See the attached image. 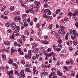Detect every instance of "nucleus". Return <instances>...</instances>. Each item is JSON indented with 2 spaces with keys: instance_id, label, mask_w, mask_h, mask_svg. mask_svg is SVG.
<instances>
[{
  "instance_id": "60",
  "label": "nucleus",
  "mask_w": 78,
  "mask_h": 78,
  "mask_svg": "<svg viewBox=\"0 0 78 78\" xmlns=\"http://www.w3.org/2000/svg\"><path fill=\"white\" fill-rule=\"evenodd\" d=\"M16 28L17 30H20L19 27L18 26H17V27H16Z\"/></svg>"
},
{
  "instance_id": "37",
  "label": "nucleus",
  "mask_w": 78,
  "mask_h": 78,
  "mask_svg": "<svg viewBox=\"0 0 78 78\" xmlns=\"http://www.w3.org/2000/svg\"><path fill=\"white\" fill-rule=\"evenodd\" d=\"M51 14V11H50V10H49V12L48 13V16H50Z\"/></svg>"
},
{
  "instance_id": "63",
  "label": "nucleus",
  "mask_w": 78,
  "mask_h": 78,
  "mask_svg": "<svg viewBox=\"0 0 78 78\" xmlns=\"http://www.w3.org/2000/svg\"><path fill=\"white\" fill-rule=\"evenodd\" d=\"M15 74H16V75H17V74H18V72H17V70H15Z\"/></svg>"
},
{
  "instance_id": "53",
  "label": "nucleus",
  "mask_w": 78,
  "mask_h": 78,
  "mask_svg": "<svg viewBox=\"0 0 78 78\" xmlns=\"http://www.w3.org/2000/svg\"><path fill=\"white\" fill-rule=\"evenodd\" d=\"M22 6L23 7H25V8H26V5H25V4H22Z\"/></svg>"
},
{
  "instance_id": "22",
  "label": "nucleus",
  "mask_w": 78,
  "mask_h": 78,
  "mask_svg": "<svg viewBox=\"0 0 78 78\" xmlns=\"http://www.w3.org/2000/svg\"><path fill=\"white\" fill-rule=\"evenodd\" d=\"M78 10H75V13L73 14V16H76V13H78Z\"/></svg>"
},
{
  "instance_id": "36",
  "label": "nucleus",
  "mask_w": 78,
  "mask_h": 78,
  "mask_svg": "<svg viewBox=\"0 0 78 78\" xmlns=\"http://www.w3.org/2000/svg\"><path fill=\"white\" fill-rule=\"evenodd\" d=\"M70 3L71 4H74V3H75V1L73 0H72V1H70Z\"/></svg>"
},
{
  "instance_id": "35",
  "label": "nucleus",
  "mask_w": 78,
  "mask_h": 78,
  "mask_svg": "<svg viewBox=\"0 0 78 78\" xmlns=\"http://www.w3.org/2000/svg\"><path fill=\"white\" fill-rule=\"evenodd\" d=\"M62 42V40H61V39H59L58 43V44H61Z\"/></svg>"
},
{
  "instance_id": "55",
  "label": "nucleus",
  "mask_w": 78,
  "mask_h": 78,
  "mask_svg": "<svg viewBox=\"0 0 78 78\" xmlns=\"http://www.w3.org/2000/svg\"><path fill=\"white\" fill-rule=\"evenodd\" d=\"M5 26L6 27H9V23H6V24H5Z\"/></svg>"
},
{
  "instance_id": "31",
  "label": "nucleus",
  "mask_w": 78,
  "mask_h": 78,
  "mask_svg": "<svg viewBox=\"0 0 78 78\" xmlns=\"http://www.w3.org/2000/svg\"><path fill=\"white\" fill-rule=\"evenodd\" d=\"M40 2H39V1H38V3L37 4V5L36 6V8H37H37H39V6L40 5Z\"/></svg>"
},
{
  "instance_id": "12",
  "label": "nucleus",
  "mask_w": 78,
  "mask_h": 78,
  "mask_svg": "<svg viewBox=\"0 0 78 78\" xmlns=\"http://www.w3.org/2000/svg\"><path fill=\"white\" fill-rule=\"evenodd\" d=\"M76 38V35H74V34H72V35H71V38L72 39H75Z\"/></svg>"
},
{
  "instance_id": "62",
  "label": "nucleus",
  "mask_w": 78,
  "mask_h": 78,
  "mask_svg": "<svg viewBox=\"0 0 78 78\" xmlns=\"http://www.w3.org/2000/svg\"><path fill=\"white\" fill-rule=\"evenodd\" d=\"M51 33H52V34H53L54 35L55 34V31H51Z\"/></svg>"
},
{
  "instance_id": "1",
  "label": "nucleus",
  "mask_w": 78,
  "mask_h": 78,
  "mask_svg": "<svg viewBox=\"0 0 78 78\" xmlns=\"http://www.w3.org/2000/svg\"><path fill=\"white\" fill-rule=\"evenodd\" d=\"M31 51L30 50H29L28 51V55H25V58L26 59H28V58H29V56H30V58H31V56H32V55L31 54Z\"/></svg>"
},
{
  "instance_id": "43",
  "label": "nucleus",
  "mask_w": 78,
  "mask_h": 78,
  "mask_svg": "<svg viewBox=\"0 0 78 78\" xmlns=\"http://www.w3.org/2000/svg\"><path fill=\"white\" fill-rule=\"evenodd\" d=\"M21 62L22 64H23V65H24L25 63V62H24V61H23L22 60L21 61Z\"/></svg>"
},
{
  "instance_id": "34",
  "label": "nucleus",
  "mask_w": 78,
  "mask_h": 78,
  "mask_svg": "<svg viewBox=\"0 0 78 78\" xmlns=\"http://www.w3.org/2000/svg\"><path fill=\"white\" fill-rule=\"evenodd\" d=\"M55 74V72H54L53 71L51 72V76H53Z\"/></svg>"
},
{
  "instance_id": "48",
  "label": "nucleus",
  "mask_w": 78,
  "mask_h": 78,
  "mask_svg": "<svg viewBox=\"0 0 78 78\" xmlns=\"http://www.w3.org/2000/svg\"><path fill=\"white\" fill-rule=\"evenodd\" d=\"M69 62L71 64H73V60H72V59H70V60Z\"/></svg>"
},
{
  "instance_id": "54",
  "label": "nucleus",
  "mask_w": 78,
  "mask_h": 78,
  "mask_svg": "<svg viewBox=\"0 0 78 78\" xmlns=\"http://www.w3.org/2000/svg\"><path fill=\"white\" fill-rule=\"evenodd\" d=\"M21 50V48H19L18 49V52L19 53L20 52V51Z\"/></svg>"
},
{
  "instance_id": "14",
  "label": "nucleus",
  "mask_w": 78,
  "mask_h": 78,
  "mask_svg": "<svg viewBox=\"0 0 78 78\" xmlns=\"http://www.w3.org/2000/svg\"><path fill=\"white\" fill-rule=\"evenodd\" d=\"M69 34L68 33H67L66 35L65 36V39H66V41H67L69 38Z\"/></svg>"
},
{
  "instance_id": "58",
  "label": "nucleus",
  "mask_w": 78,
  "mask_h": 78,
  "mask_svg": "<svg viewBox=\"0 0 78 78\" xmlns=\"http://www.w3.org/2000/svg\"><path fill=\"white\" fill-rule=\"evenodd\" d=\"M14 45H15V46H17V44L16 42H14Z\"/></svg>"
},
{
  "instance_id": "40",
  "label": "nucleus",
  "mask_w": 78,
  "mask_h": 78,
  "mask_svg": "<svg viewBox=\"0 0 78 78\" xmlns=\"http://www.w3.org/2000/svg\"><path fill=\"white\" fill-rule=\"evenodd\" d=\"M2 58H3V59H6V58L5 55H2Z\"/></svg>"
},
{
  "instance_id": "7",
  "label": "nucleus",
  "mask_w": 78,
  "mask_h": 78,
  "mask_svg": "<svg viewBox=\"0 0 78 78\" xmlns=\"http://www.w3.org/2000/svg\"><path fill=\"white\" fill-rule=\"evenodd\" d=\"M39 51V50L37 48H34L33 50L34 52V53H37Z\"/></svg>"
},
{
  "instance_id": "39",
  "label": "nucleus",
  "mask_w": 78,
  "mask_h": 78,
  "mask_svg": "<svg viewBox=\"0 0 78 78\" xmlns=\"http://www.w3.org/2000/svg\"><path fill=\"white\" fill-rule=\"evenodd\" d=\"M48 73V72H43V74L44 76H46V75H47Z\"/></svg>"
},
{
  "instance_id": "17",
  "label": "nucleus",
  "mask_w": 78,
  "mask_h": 78,
  "mask_svg": "<svg viewBox=\"0 0 78 78\" xmlns=\"http://www.w3.org/2000/svg\"><path fill=\"white\" fill-rule=\"evenodd\" d=\"M21 38L23 40V41H25L26 39L25 36H22V35L21 36Z\"/></svg>"
},
{
  "instance_id": "5",
  "label": "nucleus",
  "mask_w": 78,
  "mask_h": 78,
  "mask_svg": "<svg viewBox=\"0 0 78 78\" xmlns=\"http://www.w3.org/2000/svg\"><path fill=\"white\" fill-rule=\"evenodd\" d=\"M16 28V25L15 23H13L12 25V30H14Z\"/></svg>"
},
{
  "instance_id": "15",
  "label": "nucleus",
  "mask_w": 78,
  "mask_h": 78,
  "mask_svg": "<svg viewBox=\"0 0 78 78\" xmlns=\"http://www.w3.org/2000/svg\"><path fill=\"white\" fill-rule=\"evenodd\" d=\"M60 12V9H57V10H56L55 11L56 14H58Z\"/></svg>"
},
{
  "instance_id": "50",
  "label": "nucleus",
  "mask_w": 78,
  "mask_h": 78,
  "mask_svg": "<svg viewBox=\"0 0 78 78\" xmlns=\"http://www.w3.org/2000/svg\"><path fill=\"white\" fill-rule=\"evenodd\" d=\"M19 32V30H17V29L16 30L14 31V33H18Z\"/></svg>"
},
{
  "instance_id": "32",
  "label": "nucleus",
  "mask_w": 78,
  "mask_h": 78,
  "mask_svg": "<svg viewBox=\"0 0 78 78\" xmlns=\"http://www.w3.org/2000/svg\"><path fill=\"white\" fill-rule=\"evenodd\" d=\"M8 11H5V12H4V14L5 16L6 15H7V14H8Z\"/></svg>"
},
{
  "instance_id": "33",
  "label": "nucleus",
  "mask_w": 78,
  "mask_h": 78,
  "mask_svg": "<svg viewBox=\"0 0 78 78\" xmlns=\"http://www.w3.org/2000/svg\"><path fill=\"white\" fill-rule=\"evenodd\" d=\"M75 75V73H74V72H73V73H72L71 74V76H74Z\"/></svg>"
},
{
  "instance_id": "9",
  "label": "nucleus",
  "mask_w": 78,
  "mask_h": 78,
  "mask_svg": "<svg viewBox=\"0 0 78 78\" xmlns=\"http://www.w3.org/2000/svg\"><path fill=\"white\" fill-rule=\"evenodd\" d=\"M9 37L10 39H14V32H13L12 34V35L10 36H9Z\"/></svg>"
},
{
  "instance_id": "56",
  "label": "nucleus",
  "mask_w": 78,
  "mask_h": 78,
  "mask_svg": "<svg viewBox=\"0 0 78 78\" xmlns=\"http://www.w3.org/2000/svg\"><path fill=\"white\" fill-rule=\"evenodd\" d=\"M52 71H53V72L55 71L56 70L55 68H52L51 69Z\"/></svg>"
},
{
  "instance_id": "16",
  "label": "nucleus",
  "mask_w": 78,
  "mask_h": 78,
  "mask_svg": "<svg viewBox=\"0 0 78 78\" xmlns=\"http://www.w3.org/2000/svg\"><path fill=\"white\" fill-rule=\"evenodd\" d=\"M10 11H12L14 10V6H11L10 8Z\"/></svg>"
},
{
  "instance_id": "8",
  "label": "nucleus",
  "mask_w": 78,
  "mask_h": 78,
  "mask_svg": "<svg viewBox=\"0 0 78 78\" xmlns=\"http://www.w3.org/2000/svg\"><path fill=\"white\" fill-rule=\"evenodd\" d=\"M72 32H73V34H74V36H75V35H76V37L75 38H76L77 37L76 35L77 34V33L76 31V30H73V31Z\"/></svg>"
},
{
  "instance_id": "30",
  "label": "nucleus",
  "mask_w": 78,
  "mask_h": 78,
  "mask_svg": "<svg viewBox=\"0 0 78 78\" xmlns=\"http://www.w3.org/2000/svg\"><path fill=\"white\" fill-rule=\"evenodd\" d=\"M9 64H12L13 63V61L12 59H10L9 61Z\"/></svg>"
},
{
  "instance_id": "52",
  "label": "nucleus",
  "mask_w": 78,
  "mask_h": 78,
  "mask_svg": "<svg viewBox=\"0 0 78 78\" xmlns=\"http://www.w3.org/2000/svg\"><path fill=\"white\" fill-rule=\"evenodd\" d=\"M53 54H54V52H52V53H50L49 55L50 56H52V55H53Z\"/></svg>"
},
{
  "instance_id": "29",
  "label": "nucleus",
  "mask_w": 78,
  "mask_h": 78,
  "mask_svg": "<svg viewBox=\"0 0 78 78\" xmlns=\"http://www.w3.org/2000/svg\"><path fill=\"white\" fill-rule=\"evenodd\" d=\"M52 27H53V25L52 24L50 25L49 27H48V28H49V29H52Z\"/></svg>"
},
{
  "instance_id": "6",
  "label": "nucleus",
  "mask_w": 78,
  "mask_h": 78,
  "mask_svg": "<svg viewBox=\"0 0 78 78\" xmlns=\"http://www.w3.org/2000/svg\"><path fill=\"white\" fill-rule=\"evenodd\" d=\"M13 70H11L9 72H6V73L7 75H9L10 74H13Z\"/></svg>"
},
{
  "instance_id": "13",
  "label": "nucleus",
  "mask_w": 78,
  "mask_h": 78,
  "mask_svg": "<svg viewBox=\"0 0 78 78\" xmlns=\"http://www.w3.org/2000/svg\"><path fill=\"white\" fill-rule=\"evenodd\" d=\"M68 18H65L64 19H63L62 20L63 21V23H65L66 21H67V20H68Z\"/></svg>"
},
{
  "instance_id": "47",
  "label": "nucleus",
  "mask_w": 78,
  "mask_h": 78,
  "mask_svg": "<svg viewBox=\"0 0 78 78\" xmlns=\"http://www.w3.org/2000/svg\"><path fill=\"white\" fill-rule=\"evenodd\" d=\"M75 26L77 28H78V22H76V23Z\"/></svg>"
},
{
  "instance_id": "11",
  "label": "nucleus",
  "mask_w": 78,
  "mask_h": 78,
  "mask_svg": "<svg viewBox=\"0 0 78 78\" xmlns=\"http://www.w3.org/2000/svg\"><path fill=\"white\" fill-rule=\"evenodd\" d=\"M57 74H58V76H62V73H61L60 72V71H59V70L57 71Z\"/></svg>"
},
{
  "instance_id": "19",
  "label": "nucleus",
  "mask_w": 78,
  "mask_h": 78,
  "mask_svg": "<svg viewBox=\"0 0 78 78\" xmlns=\"http://www.w3.org/2000/svg\"><path fill=\"white\" fill-rule=\"evenodd\" d=\"M19 77V78H22V75L21 73V72L20 73H19L18 74Z\"/></svg>"
},
{
  "instance_id": "64",
  "label": "nucleus",
  "mask_w": 78,
  "mask_h": 78,
  "mask_svg": "<svg viewBox=\"0 0 78 78\" xmlns=\"http://www.w3.org/2000/svg\"><path fill=\"white\" fill-rule=\"evenodd\" d=\"M58 47H62V45L61 44H58Z\"/></svg>"
},
{
  "instance_id": "23",
  "label": "nucleus",
  "mask_w": 78,
  "mask_h": 78,
  "mask_svg": "<svg viewBox=\"0 0 78 78\" xmlns=\"http://www.w3.org/2000/svg\"><path fill=\"white\" fill-rule=\"evenodd\" d=\"M60 28L62 30H63L65 29L64 27H63L62 25H61L60 26Z\"/></svg>"
},
{
  "instance_id": "26",
  "label": "nucleus",
  "mask_w": 78,
  "mask_h": 78,
  "mask_svg": "<svg viewBox=\"0 0 78 78\" xmlns=\"http://www.w3.org/2000/svg\"><path fill=\"white\" fill-rule=\"evenodd\" d=\"M63 68L64 69H65L66 70V71H69V69H68V68H67V67H63Z\"/></svg>"
},
{
  "instance_id": "59",
  "label": "nucleus",
  "mask_w": 78,
  "mask_h": 78,
  "mask_svg": "<svg viewBox=\"0 0 78 78\" xmlns=\"http://www.w3.org/2000/svg\"><path fill=\"white\" fill-rule=\"evenodd\" d=\"M51 48H48V49H47V51H48V52H49V51H51Z\"/></svg>"
},
{
  "instance_id": "49",
  "label": "nucleus",
  "mask_w": 78,
  "mask_h": 78,
  "mask_svg": "<svg viewBox=\"0 0 78 78\" xmlns=\"http://www.w3.org/2000/svg\"><path fill=\"white\" fill-rule=\"evenodd\" d=\"M28 26V24L27 23V22H26L25 25L24 26V27H27Z\"/></svg>"
},
{
  "instance_id": "18",
  "label": "nucleus",
  "mask_w": 78,
  "mask_h": 78,
  "mask_svg": "<svg viewBox=\"0 0 78 78\" xmlns=\"http://www.w3.org/2000/svg\"><path fill=\"white\" fill-rule=\"evenodd\" d=\"M43 16L44 18H46V19H48V18H49L48 16L45 14H44Z\"/></svg>"
},
{
  "instance_id": "45",
  "label": "nucleus",
  "mask_w": 78,
  "mask_h": 78,
  "mask_svg": "<svg viewBox=\"0 0 78 78\" xmlns=\"http://www.w3.org/2000/svg\"><path fill=\"white\" fill-rule=\"evenodd\" d=\"M69 61H66V65H69Z\"/></svg>"
},
{
  "instance_id": "4",
  "label": "nucleus",
  "mask_w": 78,
  "mask_h": 78,
  "mask_svg": "<svg viewBox=\"0 0 78 78\" xmlns=\"http://www.w3.org/2000/svg\"><path fill=\"white\" fill-rule=\"evenodd\" d=\"M55 37H56V38H57V39H60V34L58 33H57V34H55Z\"/></svg>"
},
{
  "instance_id": "46",
  "label": "nucleus",
  "mask_w": 78,
  "mask_h": 78,
  "mask_svg": "<svg viewBox=\"0 0 78 78\" xmlns=\"http://www.w3.org/2000/svg\"><path fill=\"white\" fill-rule=\"evenodd\" d=\"M44 8H47L48 6V4H47V3H46V4H45L44 5Z\"/></svg>"
},
{
  "instance_id": "51",
  "label": "nucleus",
  "mask_w": 78,
  "mask_h": 78,
  "mask_svg": "<svg viewBox=\"0 0 78 78\" xmlns=\"http://www.w3.org/2000/svg\"><path fill=\"white\" fill-rule=\"evenodd\" d=\"M68 16H72L73 15V13H72V12H69V13L68 14Z\"/></svg>"
},
{
  "instance_id": "3",
  "label": "nucleus",
  "mask_w": 78,
  "mask_h": 78,
  "mask_svg": "<svg viewBox=\"0 0 78 78\" xmlns=\"http://www.w3.org/2000/svg\"><path fill=\"white\" fill-rule=\"evenodd\" d=\"M24 70L22 69L21 70V73L22 75V77H23V78H24L25 76V74L24 73Z\"/></svg>"
},
{
  "instance_id": "44",
  "label": "nucleus",
  "mask_w": 78,
  "mask_h": 78,
  "mask_svg": "<svg viewBox=\"0 0 78 78\" xmlns=\"http://www.w3.org/2000/svg\"><path fill=\"white\" fill-rule=\"evenodd\" d=\"M9 77L10 78H14V76L12 75H10L9 76Z\"/></svg>"
},
{
  "instance_id": "38",
  "label": "nucleus",
  "mask_w": 78,
  "mask_h": 78,
  "mask_svg": "<svg viewBox=\"0 0 78 78\" xmlns=\"http://www.w3.org/2000/svg\"><path fill=\"white\" fill-rule=\"evenodd\" d=\"M43 43L44 44H48V41H45L43 42Z\"/></svg>"
},
{
  "instance_id": "27",
  "label": "nucleus",
  "mask_w": 78,
  "mask_h": 78,
  "mask_svg": "<svg viewBox=\"0 0 78 78\" xmlns=\"http://www.w3.org/2000/svg\"><path fill=\"white\" fill-rule=\"evenodd\" d=\"M6 5H4V6H3V7L2 8L1 11H3V9H5V8H6Z\"/></svg>"
},
{
  "instance_id": "24",
  "label": "nucleus",
  "mask_w": 78,
  "mask_h": 78,
  "mask_svg": "<svg viewBox=\"0 0 78 78\" xmlns=\"http://www.w3.org/2000/svg\"><path fill=\"white\" fill-rule=\"evenodd\" d=\"M27 22V20H24L23 21V22L24 23V27L25 26V24L26 23V22Z\"/></svg>"
},
{
  "instance_id": "25",
  "label": "nucleus",
  "mask_w": 78,
  "mask_h": 78,
  "mask_svg": "<svg viewBox=\"0 0 78 78\" xmlns=\"http://www.w3.org/2000/svg\"><path fill=\"white\" fill-rule=\"evenodd\" d=\"M53 47L54 48V50H56L57 51V47L55 45H53Z\"/></svg>"
},
{
  "instance_id": "2",
  "label": "nucleus",
  "mask_w": 78,
  "mask_h": 78,
  "mask_svg": "<svg viewBox=\"0 0 78 78\" xmlns=\"http://www.w3.org/2000/svg\"><path fill=\"white\" fill-rule=\"evenodd\" d=\"M21 20L20 17H15L14 20L16 22H17L18 20L20 21Z\"/></svg>"
},
{
  "instance_id": "41",
  "label": "nucleus",
  "mask_w": 78,
  "mask_h": 78,
  "mask_svg": "<svg viewBox=\"0 0 78 78\" xmlns=\"http://www.w3.org/2000/svg\"><path fill=\"white\" fill-rule=\"evenodd\" d=\"M13 47H12L11 49V51H12V52H14L15 51V50L13 49Z\"/></svg>"
},
{
  "instance_id": "57",
  "label": "nucleus",
  "mask_w": 78,
  "mask_h": 78,
  "mask_svg": "<svg viewBox=\"0 0 78 78\" xmlns=\"http://www.w3.org/2000/svg\"><path fill=\"white\" fill-rule=\"evenodd\" d=\"M38 3V2H37V1H36L35 2V5H36V6L37 5Z\"/></svg>"
},
{
  "instance_id": "10",
  "label": "nucleus",
  "mask_w": 78,
  "mask_h": 78,
  "mask_svg": "<svg viewBox=\"0 0 78 78\" xmlns=\"http://www.w3.org/2000/svg\"><path fill=\"white\" fill-rule=\"evenodd\" d=\"M33 8H34V7H33V6H32V7H31V9L30 10V12L31 13H32V14H34V10L33 9Z\"/></svg>"
},
{
  "instance_id": "21",
  "label": "nucleus",
  "mask_w": 78,
  "mask_h": 78,
  "mask_svg": "<svg viewBox=\"0 0 78 78\" xmlns=\"http://www.w3.org/2000/svg\"><path fill=\"white\" fill-rule=\"evenodd\" d=\"M25 70L26 72H31L29 68L28 69V68L25 69Z\"/></svg>"
},
{
  "instance_id": "20",
  "label": "nucleus",
  "mask_w": 78,
  "mask_h": 78,
  "mask_svg": "<svg viewBox=\"0 0 78 78\" xmlns=\"http://www.w3.org/2000/svg\"><path fill=\"white\" fill-rule=\"evenodd\" d=\"M58 32L59 33H61V34H62L64 33V31L61 30H58Z\"/></svg>"
},
{
  "instance_id": "28",
  "label": "nucleus",
  "mask_w": 78,
  "mask_h": 78,
  "mask_svg": "<svg viewBox=\"0 0 78 78\" xmlns=\"http://www.w3.org/2000/svg\"><path fill=\"white\" fill-rule=\"evenodd\" d=\"M73 45H77V42L75 41H74L73 42Z\"/></svg>"
},
{
  "instance_id": "61",
  "label": "nucleus",
  "mask_w": 78,
  "mask_h": 78,
  "mask_svg": "<svg viewBox=\"0 0 78 78\" xmlns=\"http://www.w3.org/2000/svg\"><path fill=\"white\" fill-rule=\"evenodd\" d=\"M23 53V51H20V55H22Z\"/></svg>"
},
{
  "instance_id": "42",
  "label": "nucleus",
  "mask_w": 78,
  "mask_h": 78,
  "mask_svg": "<svg viewBox=\"0 0 78 78\" xmlns=\"http://www.w3.org/2000/svg\"><path fill=\"white\" fill-rule=\"evenodd\" d=\"M69 50H70V51H73V48L72 47H70L69 48Z\"/></svg>"
}]
</instances>
